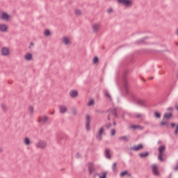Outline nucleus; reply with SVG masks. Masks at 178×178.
Listing matches in <instances>:
<instances>
[{
    "mask_svg": "<svg viewBox=\"0 0 178 178\" xmlns=\"http://www.w3.org/2000/svg\"><path fill=\"white\" fill-rule=\"evenodd\" d=\"M129 74V71H124L122 75V88L121 90L122 92H125V95H129V97L136 102L137 101V97H136V95L130 92L129 90V82L127 81V75Z\"/></svg>",
    "mask_w": 178,
    "mask_h": 178,
    "instance_id": "f257e3e1",
    "label": "nucleus"
},
{
    "mask_svg": "<svg viewBox=\"0 0 178 178\" xmlns=\"http://www.w3.org/2000/svg\"><path fill=\"white\" fill-rule=\"evenodd\" d=\"M69 138V136L65 134H60L58 136V144H65L66 143V140H67Z\"/></svg>",
    "mask_w": 178,
    "mask_h": 178,
    "instance_id": "f03ea898",
    "label": "nucleus"
},
{
    "mask_svg": "<svg viewBox=\"0 0 178 178\" xmlns=\"http://www.w3.org/2000/svg\"><path fill=\"white\" fill-rule=\"evenodd\" d=\"M119 5H124L125 8H129L133 5V1L131 0H117Z\"/></svg>",
    "mask_w": 178,
    "mask_h": 178,
    "instance_id": "7ed1b4c3",
    "label": "nucleus"
},
{
    "mask_svg": "<svg viewBox=\"0 0 178 178\" xmlns=\"http://www.w3.org/2000/svg\"><path fill=\"white\" fill-rule=\"evenodd\" d=\"M85 122H86V129L87 131H90L91 130V116L88 114H86V118H85Z\"/></svg>",
    "mask_w": 178,
    "mask_h": 178,
    "instance_id": "20e7f679",
    "label": "nucleus"
},
{
    "mask_svg": "<svg viewBox=\"0 0 178 178\" xmlns=\"http://www.w3.org/2000/svg\"><path fill=\"white\" fill-rule=\"evenodd\" d=\"M0 20H4V22H9L10 20V15L6 12L2 11L0 15Z\"/></svg>",
    "mask_w": 178,
    "mask_h": 178,
    "instance_id": "39448f33",
    "label": "nucleus"
},
{
    "mask_svg": "<svg viewBox=\"0 0 178 178\" xmlns=\"http://www.w3.org/2000/svg\"><path fill=\"white\" fill-rule=\"evenodd\" d=\"M104 127H102L98 130L96 134V138L97 140H98V141H101V140H102V134H104Z\"/></svg>",
    "mask_w": 178,
    "mask_h": 178,
    "instance_id": "423d86ee",
    "label": "nucleus"
},
{
    "mask_svg": "<svg viewBox=\"0 0 178 178\" xmlns=\"http://www.w3.org/2000/svg\"><path fill=\"white\" fill-rule=\"evenodd\" d=\"M144 148V145L142 143H139L137 145H134L133 147H131L129 148L130 151H140V149H143Z\"/></svg>",
    "mask_w": 178,
    "mask_h": 178,
    "instance_id": "0eeeda50",
    "label": "nucleus"
},
{
    "mask_svg": "<svg viewBox=\"0 0 178 178\" xmlns=\"http://www.w3.org/2000/svg\"><path fill=\"white\" fill-rule=\"evenodd\" d=\"M88 170L89 172V175H92V173L95 172V167L94 166L93 163H89L88 164Z\"/></svg>",
    "mask_w": 178,
    "mask_h": 178,
    "instance_id": "6e6552de",
    "label": "nucleus"
},
{
    "mask_svg": "<svg viewBox=\"0 0 178 178\" xmlns=\"http://www.w3.org/2000/svg\"><path fill=\"white\" fill-rule=\"evenodd\" d=\"M151 169L153 175L155 176H158L159 175V171H158V165L156 164H153L151 165Z\"/></svg>",
    "mask_w": 178,
    "mask_h": 178,
    "instance_id": "1a4fd4ad",
    "label": "nucleus"
},
{
    "mask_svg": "<svg viewBox=\"0 0 178 178\" xmlns=\"http://www.w3.org/2000/svg\"><path fill=\"white\" fill-rule=\"evenodd\" d=\"M159 154L157 156H163V154L165 152V149H166V147L165 145H161L159 147Z\"/></svg>",
    "mask_w": 178,
    "mask_h": 178,
    "instance_id": "9d476101",
    "label": "nucleus"
},
{
    "mask_svg": "<svg viewBox=\"0 0 178 178\" xmlns=\"http://www.w3.org/2000/svg\"><path fill=\"white\" fill-rule=\"evenodd\" d=\"M148 54H160V52L162 54V52H170V51H169V49H165V50H163V51H156V50H152V49H147L146 51Z\"/></svg>",
    "mask_w": 178,
    "mask_h": 178,
    "instance_id": "9b49d317",
    "label": "nucleus"
},
{
    "mask_svg": "<svg viewBox=\"0 0 178 178\" xmlns=\"http://www.w3.org/2000/svg\"><path fill=\"white\" fill-rule=\"evenodd\" d=\"M170 126L172 129H175H175L174 131V134L175 136H177L178 135V124H176V123L175 122H170Z\"/></svg>",
    "mask_w": 178,
    "mask_h": 178,
    "instance_id": "f8f14e48",
    "label": "nucleus"
},
{
    "mask_svg": "<svg viewBox=\"0 0 178 178\" xmlns=\"http://www.w3.org/2000/svg\"><path fill=\"white\" fill-rule=\"evenodd\" d=\"M1 52L3 56H8V55L10 54V51H9V49L8 47H3Z\"/></svg>",
    "mask_w": 178,
    "mask_h": 178,
    "instance_id": "ddd939ff",
    "label": "nucleus"
},
{
    "mask_svg": "<svg viewBox=\"0 0 178 178\" xmlns=\"http://www.w3.org/2000/svg\"><path fill=\"white\" fill-rule=\"evenodd\" d=\"M173 118V113L170 112V113H165L163 115V120H169V119H172Z\"/></svg>",
    "mask_w": 178,
    "mask_h": 178,
    "instance_id": "4468645a",
    "label": "nucleus"
},
{
    "mask_svg": "<svg viewBox=\"0 0 178 178\" xmlns=\"http://www.w3.org/2000/svg\"><path fill=\"white\" fill-rule=\"evenodd\" d=\"M45 147H47V143H45V141L40 140L37 143V147L38 148H41L42 149H43L44 148H45Z\"/></svg>",
    "mask_w": 178,
    "mask_h": 178,
    "instance_id": "2eb2a0df",
    "label": "nucleus"
},
{
    "mask_svg": "<svg viewBox=\"0 0 178 178\" xmlns=\"http://www.w3.org/2000/svg\"><path fill=\"white\" fill-rule=\"evenodd\" d=\"M70 97L71 98H76V97H79V92L76 90H72L70 92Z\"/></svg>",
    "mask_w": 178,
    "mask_h": 178,
    "instance_id": "dca6fc26",
    "label": "nucleus"
},
{
    "mask_svg": "<svg viewBox=\"0 0 178 178\" xmlns=\"http://www.w3.org/2000/svg\"><path fill=\"white\" fill-rule=\"evenodd\" d=\"M0 31H1V33H6V31H8V25L5 24H1Z\"/></svg>",
    "mask_w": 178,
    "mask_h": 178,
    "instance_id": "f3484780",
    "label": "nucleus"
},
{
    "mask_svg": "<svg viewBox=\"0 0 178 178\" xmlns=\"http://www.w3.org/2000/svg\"><path fill=\"white\" fill-rule=\"evenodd\" d=\"M25 60L30 61L33 59V54L31 53H26L24 56Z\"/></svg>",
    "mask_w": 178,
    "mask_h": 178,
    "instance_id": "a211bd4d",
    "label": "nucleus"
},
{
    "mask_svg": "<svg viewBox=\"0 0 178 178\" xmlns=\"http://www.w3.org/2000/svg\"><path fill=\"white\" fill-rule=\"evenodd\" d=\"M99 30V25L98 24H95L92 26V32L93 33H98V31Z\"/></svg>",
    "mask_w": 178,
    "mask_h": 178,
    "instance_id": "6ab92c4d",
    "label": "nucleus"
},
{
    "mask_svg": "<svg viewBox=\"0 0 178 178\" xmlns=\"http://www.w3.org/2000/svg\"><path fill=\"white\" fill-rule=\"evenodd\" d=\"M67 111V108L65 106H60V113H65Z\"/></svg>",
    "mask_w": 178,
    "mask_h": 178,
    "instance_id": "aec40b11",
    "label": "nucleus"
},
{
    "mask_svg": "<svg viewBox=\"0 0 178 178\" xmlns=\"http://www.w3.org/2000/svg\"><path fill=\"white\" fill-rule=\"evenodd\" d=\"M70 42V40L69 38L64 36L63 37V44H65V45H67Z\"/></svg>",
    "mask_w": 178,
    "mask_h": 178,
    "instance_id": "412c9836",
    "label": "nucleus"
},
{
    "mask_svg": "<svg viewBox=\"0 0 178 178\" xmlns=\"http://www.w3.org/2000/svg\"><path fill=\"white\" fill-rule=\"evenodd\" d=\"M130 129H132L133 130H137V129H140L141 130H143V129H144V127H143L140 126V125H134V124H132V125L130 127Z\"/></svg>",
    "mask_w": 178,
    "mask_h": 178,
    "instance_id": "4be33fe9",
    "label": "nucleus"
},
{
    "mask_svg": "<svg viewBox=\"0 0 178 178\" xmlns=\"http://www.w3.org/2000/svg\"><path fill=\"white\" fill-rule=\"evenodd\" d=\"M135 102H136V104L138 105H140V106H145V102L143 101L141 99H137Z\"/></svg>",
    "mask_w": 178,
    "mask_h": 178,
    "instance_id": "5701e85b",
    "label": "nucleus"
},
{
    "mask_svg": "<svg viewBox=\"0 0 178 178\" xmlns=\"http://www.w3.org/2000/svg\"><path fill=\"white\" fill-rule=\"evenodd\" d=\"M108 172H102L99 174H97V176H99V178H106V175Z\"/></svg>",
    "mask_w": 178,
    "mask_h": 178,
    "instance_id": "b1692460",
    "label": "nucleus"
},
{
    "mask_svg": "<svg viewBox=\"0 0 178 178\" xmlns=\"http://www.w3.org/2000/svg\"><path fill=\"white\" fill-rule=\"evenodd\" d=\"M118 140H120V141H122V140H123L124 141H126V143H129V138L126 136L119 137Z\"/></svg>",
    "mask_w": 178,
    "mask_h": 178,
    "instance_id": "393cba45",
    "label": "nucleus"
},
{
    "mask_svg": "<svg viewBox=\"0 0 178 178\" xmlns=\"http://www.w3.org/2000/svg\"><path fill=\"white\" fill-rule=\"evenodd\" d=\"M154 116L156 119H160L161 114V113L158 112V111H154Z\"/></svg>",
    "mask_w": 178,
    "mask_h": 178,
    "instance_id": "a878e982",
    "label": "nucleus"
},
{
    "mask_svg": "<svg viewBox=\"0 0 178 178\" xmlns=\"http://www.w3.org/2000/svg\"><path fill=\"white\" fill-rule=\"evenodd\" d=\"M98 62H99V58H98V56H94L93 59H92L93 65H97V63H98Z\"/></svg>",
    "mask_w": 178,
    "mask_h": 178,
    "instance_id": "bb28decb",
    "label": "nucleus"
},
{
    "mask_svg": "<svg viewBox=\"0 0 178 178\" xmlns=\"http://www.w3.org/2000/svg\"><path fill=\"white\" fill-rule=\"evenodd\" d=\"M44 37H49L51 35V31L49 29H45L44 31Z\"/></svg>",
    "mask_w": 178,
    "mask_h": 178,
    "instance_id": "cd10ccee",
    "label": "nucleus"
},
{
    "mask_svg": "<svg viewBox=\"0 0 178 178\" xmlns=\"http://www.w3.org/2000/svg\"><path fill=\"white\" fill-rule=\"evenodd\" d=\"M30 138H29L28 137L24 138V144H25V145H30Z\"/></svg>",
    "mask_w": 178,
    "mask_h": 178,
    "instance_id": "c85d7f7f",
    "label": "nucleus"
},
{
    "mask_svg": "<svg viewBox=\"0 0 178 178\" xmlns=\"http://www.w3.org/2000/svg\"><path fill=\"white\" fill-rule=\"evenodd\" d=\"M47 121H48V117H47V116H44V117H42V118H40L38 120L39 123H41V122H47Z\"/></svg>",
    "mask_w": 178,
    "mask_h": 178,
    "instance_id": "c756f323",
    "label": "nucleus"
},
{
    "mask_svg": "<svg viewBox=\"0 0 178 178\" xmlns=\"http://www.w3.org/2000/svg\"><path fill=\"white\" fill-rule=\"evenodd\" d=\"M118 109L117 108H114L113 110H111V113H112V115H115V118H118Z\"/></svg>",
    "mask_w": 178,
    "mask_h": 178,
    "instance_id": "7c9ffc66",
    "label": "nucleus"
},
{
    "mask_svg": "<svg viewBox=\"0 0 178 178\" xmlns=\"http://www.w3.org/2000/svg\"><path fill=\"white\" fill-rule=\"evenodd\" d=\"M149 155V152H143L139 154V156H148Z\"/></svg>",
    "mask_w": 178,
    "mask_h": 178,
    "instance_id": "2f4dec72",
    "label": "nucleus"
},
{
    "mask_svg": "<svg viewBox=\"0 0 178 178\" xmlns=\"http://www.w3.org/2000/svg\"><path fill=\"white\" fill-rule=\"evenodd\" d=\"M94 104H95L94 99H90L88 103V106H92Z\"/></svg>",
    "mask_w": 178,
    "mask_h": 178,
    "instance_id": "473e14b6",
    "label": "nucleus"
},
{
    "mask_svg": "<svg viewBox=\"0 0 178 178\" xmlns=\"http://www.w3.org/2000/svg\"><path fill=\"white\" fill-rule=\"evenodd\" d=\"M104 154L105 156H111V150H109L108 149H106Z\"/></svg>",
    "mask_w": 178,
    "mask_h": 178,
    "instance_id": "72a5a7b5",
    "label": "nucleus"
},
{
    "mask_svg": "<svg viewBox=\"0 0 178 178\" xmlns=\"http://www.w3.org/2000/svg\"><path fill=\"white\" fill-rule=\"evenodd\" d=\"M29 112H31V115H33V113H34V106H29Z\"/></svg>",
    "mask_w": 178,
    "mask_h": 178,
    "instance_id": "f704fd0d",
    "label": "nucleus"
},
{
    "mask_svg": "<svg viewBox=\"0 0 178 178\" xmlns=\"http://www.w3.org/2000/svg\"><path fill=\"white\" fill-rule=\"evenodd\" d=\"M158 159L159 161H160V162H165V161H166V157L159 156Z\"/></svg>",
    "mask_w": 178,
    "mask_h": 178,
    "instance_id": "c9c22d12",
    "label": "nucleus"
},
{
    "mask_svg": "<svg viewBox=\"0 0 178 178\" xmlns=\"http://www.w3.org/2000/svg\"><path fill=\"white\" fill-rule=\"evenodd\" d=\"M112 170L113 172H116V170H118V168L116 167V163H113Z\"/></svg>",
    "mask_w": 178,
    "mask_h": 178,
    "instance_id": "e433bc0d",
    "label": "nucleus"
},
{
    "mask_svg": "<svg viewBox=\"0 0 178 178\" xmlns=\"http://www.w3.org/2000/svg\"><path fill=\"white\" fill-rule=\"evenodd\" d=\"M145 40H148V36H145L144 38L140 39V43L144 44Z\"/></svg>",
    "mask_w": 178,
    "mask_h": 178,
    "instance_id": "4c0bfd02",
    "label": "nucleus"
},
{
    "mask_svg": "<svg viewBox=\"0 0 178 178\" xmlns=\"http://www.w3.org/2000/svg\"><path fill=\"white\" fill-rule=\"evenodd\" d=\"M115 134H116V129H111V136H113Z\"/></svg>",
    "mask_w": 178,
    "mask_h": 178,
    "instance_id": "58836bf2",
    "label": "nucleus"
},
{
    "mask_svg": "<svg viewBox=\"0 0 178 178\" xmlns=\"http://www.w3.org/2000/svg\"><path fill=\"white\" fill-rule=\"evenodd\" d=\"M165 124H166V121H161V122L159 123L160 127H163L165 126Z\"/></svg>",
    "mask_w": 178,
    "mask_h": 178,
    "instance_id": "ea45409f",
    "label": "nucleus"
},
{
    "mask_svg": "<svg viewBox=\"0 0 178 178\" xmlns=\"http://www.w3.org/2000/svg\"><path fill=\"white\" fill-rule=\"evenodd\" d=\"M126 175H127V171H122V172H120V176L123 177V176H126Z\"/></svg>",
    "mask_w": 178,
    "mask_h": 178,
    "instance_id": "a19ab883",
    "label": "nucleus"
},
{
    "mask_svg": "<svg viewBox=\"0 0 178 178\" xmlns=\"http://www.w3.org/2000/svg\"><path fill=\"white\" fill-rule=\"evenodd\" d=\"M72 115H74V116H76V115H77V109L76 108L72 109Z\"/></svg>",
    "mask_w": 178,
    "mask_h": 178,
    "instance_id": "79ce46f5",
    "label": "nucleus"
},
{
    "mask_svg": "<svg viewBox=\"0 0 178 178\" xmlns=\"http://www.w3.org/2000/svg\"><path fill=\"white\" fill-rule=\"evenodd\" d=\"M105 95L107 98H109L110 101L112 100V97L108 92H105Z\"/></svg>",
    "mask_w": 178,
    "mask_h": 178,
    "instance_id": "37998d69",
    "label": "nucleus"
},
{
    "mask_svg": "<svg viewBox=\"0 0 178 178\" xmlns=\"http://www.w3.org/2000/svg\"><path fill=\"white\" fill-rule=\"evenodd\" d=\"M75 14L79 16V15H81V10H75Z\"/></svg>",
    "mask_w": 178,
    "mask_h": 178,
    "instance_id": "c03bdc74",
    "label": "nucleus"
},
{
    "mask_svg": "<svg viewBox=\"0 0 178 178\" xmlns=\"http://www.w3.org/2000/svg\"><path fill=\"white\" fill-rule=\"evenodd\" d=\"M105 126L106 129H111V127H112V124L108 123V124H106Z\"/></svg>",
    "mask_w": 178,
    "mask_h": 178,
    "instance_id": "a18cd8bd",
    "label": "nucleus"
},
{
    "mask_svg": "<svg viewBox=\"0 0 178 178\" xmlns=\"http://www.w3.org/2000/svg\"><path fill=\"white\" fill-rule=\"evenodd\" d=\"M113 12V9L109 8L107 9V13H112Z\"/></svg>",
    "mask_w": 178,
    "mask_h": 178,
    "instance_id": "49530a36",
    "label": "nucleus"
},
{
    "mask_svg": "<svg viewBox=\"0 0 178 178\" xmlns=\"http://www.w3.org/2000/svg\"><path fill=\"white\" fill-rule=\"evenodd\" d=\"M134 44H136V45H140V44H141V41L139 40H136Z\"/></svg>",
    "mask_w": 178,
    "mask_h": 178,
    "instance_id": "de8ad7c7",
    "label": "nucleus"
},
{
    "mask_svg": "<svg viewBox=\"0 0 178 178\" xmlns=\"http://www.w3.org/2000/svg\"><path fill=\"white\" fill-rule=\"evenodd\" d=\"M142 117H143V115L141 114H137L136 115V119H140V118H142Z\"/></svg>",
    "mask_w": 178,
    "mask_h": 178,
    "instance_id": "09e8293b",
    "label": "nucleus"
},
{
    "mask_svg": "<svg viewBox=\"0 0 178 178\" xmlns=\"http://www.w3.org/2000/svg\"><path fill=\"white\" fill-rule=\"evenodd\" d=\"M1 108L3 111H6V106H5L4 104H1Z\"/></svg>",
    "mask_w": 178,
    "mask_h": 178,
    "instance_id": "8fccbe9b",
    "label": "nucleus"
},
{
    "mask_svg": "<svg viewBox=\"0 0 178 178\" xmlns=\"http://www.w3.org/2000/svg\"><path fill=\"white\" fill-rule=\"evenodd\" d=\"M167 111H170V112H173V107H168Z\"/></svg>",
    "mask_w": 178,
    "mask_h": 178,
    "instance_id": "3c124183",
    "label": "nucleus"
},
{
    "mask_svg": "<svg viewBox=\"0 0 178 178\" xmlns=\"http://www.w3.org/2000/svg\"><path fill=\"white\" fill-rule=\"evenodd\" d=\"M174 170H178V163H177V164L174 167Z\"/></svg>",
    "mask_w": 178,
    "mask_h": 178,
    "instance_id": "603ef678",
    "label": "nucleus"
},
{
    "mask_svg": "<svg viewBox=\"0 0 178 178\" xmlns=\"http://www.w3.org/2000/svg\"><path fill=\"white\" fill-rule=\"evenodd\" d=\"M165 126H166L167 128L169 127V122L168 121H165Z\"/></svg>",
    "mask_w": 178,
    "mask_h": 178,
    "instance_id": "864d4df0",
    "label": "nucleus"
},
{
    "mask_svg": "<svg viewBox=\"0 0 178 178\" xmlns=\"http://www.w3.org/2000/svg\"><path fill=\"white\" fill-rule=\"evenodd\" d=\"M113 126H116V122L113 121Z\"/></svg>",
    "mask_w": 178,
    "mask_h": 178,
    "instance_id": "5fc2aeb1",
    "label": "nucleus"
},
{
    "mask_svg": "<svg viewBox=\"0 0 178 178\" xmlns=\"http://www.w3.org/2000/svg\"><path fill=\"white\" fill-rule=\"evenodd\" d=\"M107 120H111V117H109V115L107 116Z\"/></svg>",
    "mask_w": 178,
    "mask_h": 178,
    "instance_id": "6e6d98bb",
    "label": "nucleus"
},
{
    "mask_svg": "<svg viewBox=\"0 0 178 178\" xmlns=\"http://www.w3.org/2000/svg\"><path fill=\"white\" fill-rule=\"evenodd\" d=\"M30 45H31V46H33V45H34V42H31L30 43Z\"/></svg>",
    "mask_w": 178,
    "mask_h": 178,
    "instance_id": "4d7b16f0",
    "label": "nucleus"
},
{
    "mask_svg": "<svg viewBox=\"0 0 178 178\" xmlns=\"http://www.w3.org/2000/svg\"><path fill=\"white\" fill-rule=\"evenodd\" d=\"M76 156H80V153L77 152L76 153Z\"/></svg>",
    "mask_w": 178,
    "mask_h": 178,
    "instance_id": "13d9d810",
    "label": "nucleus"
},
{
    "mask_svg": "<svg viewBox=\"0 0 178 178\" xmlns=\"http://www.w3.org/2000/svg\"><path fill=\"white\" fill-rule=\"evenodd\" d=\"M149 80H154V77L153 76L150 77Z\"/></svg>",
    "mask_w": 178,
    "mask_h": 178,
    "instance_id": "bf43d9fd",
    "label": "nucleus"
},
{
    "mask_svg": "<svg viewBox=\"0 0 178 178\" xmlns=\"http://www.w3.org/2000/svg\"><path fill=\"white\" fill-rule=\"evenodd\" d=\"M2 151H3L2 147H0V152H2Z\"/></svg>",
    "mask_w": 178,
    "mask_h": 178,
    "instance_id": "052dcab7",
    "label": "nucleus"
},
{
    "mask_svg": "<svg viewBox=\"0 0 178 178\" xmlns=\"http://www.w3.org/2000/svg\"><path fill=\"white\" fill-rule=\"evenodd\" d=\"M175 76H178V71H177V72L176 73Z\"/></svg>",
    "mask_w": 178,
    "mask_h": 178,
    "instance_id": "680f3d73",
    "label": "nucleus"
},
{
    "mask_svg": "<svg viewBox=\"0 0 178 178\" xmlns=\"http://www.w3.org/2000/svg\"><path fill=\"white\" fill-rule=\"evenodd\" d=\"M108 159H111V156H107Z\"/></svg>",
    "mask_w": 178,
    "mask_h": 178,
    "instance_id": "e2e57ef3",
    "label": "nucleus"
},
{
    "mask_svg": "<svg viewBox=\"0 0 178 178\" xmlns=\"http://www.w3.org/2000/svg\"><path fill=\"white\" fill-rule=\"evenodd\" d=\"M159 144H161V141H159Z\"/></svg>",
    "mask_w": 178,
    "mask_h": 178,
    "instance_id": "0e129e2a",
    "label": "nucleus"
},
{
    "mask_svg": "<svg viewBox=\"0 0 178 178\" xmlns=\"http://www.w3.org/2000/svg\"><path fill=\"white\" fill-rule=\"evenodd\" d=\"M143 81H145V79H143Z\"/></svg>",
    "mask_w": 178,
    "mask_h": 178,
    "instance_id": "69168bd1",
    "label": "nucleus"
},
{
    "mask_svg": "<svg viewBox=\"0 0 178 178\" xmlns=\"http://www.w3.org/2000/svg\"><path fill=\"white\" fill-rule=\"evenodd\" d=\"M29 48H31V46H29Z\"/></svg>",
    "mask_w": 178,
    "mask_h": 178,
    "instance_id": "338daca9",
    "label": "nucleus"
},
{
    "mask_svg": "<svg viewBox=\"0 0 178 178\" xmlns=\"http://www.w3.org/2000/svg\"><path fill=\"white\" fill-rule=\"evenodd\" d=\"M176 45H178V43H177V42L176 43Z\"/></svg>",
    "mask_w": 178,
    "mask_h": 178,
    "instance_id": "774afa93",
    "label": "nucleus"
}]
</instances>
